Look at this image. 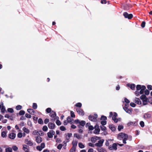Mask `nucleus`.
<instances>
[{
    "instance_id": "f257e3e1",
    "label": "nucleus",
    "mask_w": 152,
    "mask_h": 152,
    "mask_svg": "<svg viewBox=\"0 0 152 152\" xmlns=\"http://www.w3.org/2000/svg\"><path fill=\"white\" fill-rule=\"evenodd\" d=\"M97 115L96 114H94V115H90L89 116L88 119L92 121L96 122L97 121Z\"/></svg>"
},
{
    "instance_id": "f03ea898",
    "label": "nucleus",
    "mask_w": 152,
    "mask_h": 152,
    "mask_svg": "<svg viewBox=\"0 0 152 152\" xmlns=\"http://www.w3.org/2000/svg\"><path fill=\"white\" fill-rule=\"evenodd\" d=\"M123 15L126 18H128L129 19H131L133 17L132 14H129L127 12H125L123 13Z\"/></svg>"
},
{
    "instance_id": "7ed1b4c3",
    "label": "nucleus",
    "mask_w": 152,
    "mask_h": 152,
    "mask_svg": "<svg viewBox=\"0 0 152 152\" xmlns=\"http://www.w3.org/2000/svg\"><path fill=\"white\" fill-rule=\"evenodd\" d=\"M117 143H114L113 144L112 146L111 145L108 146V148L109 150H116L117 149Z\"/></svg>"
},
{
    "instance_id": "20e7f679",
    "label": "nucleus",
    "mask_w": 152,
    "mask_h": 152,
    "mask_svg": "<svg viewBox=\"0 0 152 152\" xmlns=\"http://www.w3.org/2000/svg\"><path fill=\"white\" fill-rule=\"evenodd\" d=\"M94 128L95 130L94 132V133L96 134H99L100 131V129L99 128V126L97 124L95 125Z\"/></svg>"
},
{
    "instance_id": "39448f33",
    "label": "nucleus",
    "mask_w": 152,
    "mask_h": 152,
    "mask_svg": "<svg viewBox=\"0 0 152 152\" xmlns=\"http://www.w3.org/2000/svg\"><path fill=\"white\" fill-rule=\"evenodd\" d=\"M76 110L79 114L82 116L84 115V112L82 109L80 108H78L76 109Z\"/></svg>"
},
{
    "instance_id": "423d86ee",
    "label": "nucleus",
    "mask_w": 152,
    "mask_h": 152,
    "mask_svg": "<svg viewBox=\"0 0 152 152\" xmlns=\"http://www.w3.org/2000/svg\"><path fill=\"white\" fill-rule=\"evenodd\" d=\"M104 142L103 139L100 140L98 141V142L96 143L95 145L97 147H101L102 146Z\"/></svg>"
},
{
    "instance_id": "0eeeda50",
    "label": "nucleus",
    "mask_w": 152,
    "mask_h": 152,
    "mask_svg": "<svg viewBox=\"0 0 152 152\" xmlns=\"http://www.w3.org/2000/svg\"><path fill=\"white\" fill-rule=\"evenodd\" d=\"M140 98L142 101L143 100L145 102H148L149 97L148 98L145 95L143 94L140 97Z\"/></svg>"
},
{
    "instance_id": "6e6552de",
    "label": "nucleus",
    "mask_w": 152,
    "mask_h": 152,
    "mask_svg": "<svg viewBox=\"0 0 152 152\" xmlns=\"http://www.w3.org/2000/svg\"><path fill=\"white\" fill-rule=\"evenodd\" d=\"M117 116V114L115 112H114V115L112 117V120L114 121V122L115 123H117L118 121V119L116 118Z\"/></svg>"
},
{
    "instance_id": "1a4fd4ad",
    "label": "nucleus",
    "mask_w": 152,
    "mask_h": 152,
    "mask_svg": "<svg viewBox=\"0 0 152 152\" xmlns=\"http://www.w3.org/2000/svg\"><path fill=\"white\" fill-rule=\"evenodd\" d=\"M126 137H128V135L126 134L123 133L122 132L119 133L118 135V137L119 138V137H121L122 138H124Z\"/></svg>"
},
{
    "instance_id": "9d476101",
    "label": "nucleus",
    "mask_w": 152,
    "mask_h": 152,
    "mask_svg": "<svg viewBox=\"0 0 152 152\" xmlns=\"http://www.w3.org/2000/svg\"><path fill=\"white\" fill-rule=\"evenodd\" d=\"M151 117V114L147 113H145L144 115L143 118L145 119H150Z\"/></svg>"
},
{
    "instance_id": "9b49d317",
    "label": "nucleus",
    "mask_w": 152,
    "mask_h": 152,
    "mask_svg": "<svg viewBox=\"0 0 152 152\" xmlns=\"http://www.w3.org/2000/svg\"><path fill=\"white\" fill-rule=\"evenodd\" d=\"M23 149L25 151V152H29V147L25 145H23Z\"/></svg>"
},
{
    "instance_id": "f8f14e48",
    "label": "nucleus",
    "mask_w": 152,
    "mask_h": 152,
    "mask_svg": "<svg viewBox=\"0 0 152 152\" xmlns=\"http://www.w3.org/2000/svg\"><path fill=\"white\" fill-rule=\"evenodd\" d=\"M49 128L50 129H53L55 128V125L52 123H49L48 124Z\"/></svg>"
},
{
    "instance_id": "ddd939ff",
    "label": "nucleus",
    "mask_w": 152,
    "mask_h": 152,
    "mask_svg": "<svg viewBox=\"0 0 152 152\" xmlns=\"http://www.w3.org/2000/svg\"><path fill=\"white\" fill-rule=\"evenodd\" d=\"M36 141L38 143H40L42 141V138L39 136L36 137Z\"/></svg>"
},
{
    "instance_id": "4468645a",
    "label": "nucleus",
    "mask_w": 152,
    "mask_h": 152,
    "mask_svg": "<svg viewBox=\"0 0 152 152\" xmlns=\"http://www.w3.org/2000/svg\"><path fill=\"white\" fill-rule=\"evenodd\" d=\"M66 135V143L68 142L69 141V139L70 137L72 136V134L71 133H67L65 134Z\"/></svg>"
},
{
    "instance_id": "2eb2a0df",
    "label": "nucleus",
    "mask_w": 152,
    "mask_h": 152,
    "mask_svg": "<svg viewBox=\"0 0 152 152\" xmlns=\"http://www.w3.org/2000/svg\"><path fill=\"white\" fill-rule=\"evenodd\" d=\"M16 134L14 133H11L9 135V137L11 139H14L15 137Z\"/></svg>"
},
{
    "instance_id": "dca6fc26",
    "label": "nucleus",
    "mask_w": 152,
    "mask_h": 152,
    "mask_svg": "<svg viewBox=\"0 0 152 152\" xmlns=\"http://www.w3.org/2000/svg\"><path fill=\"white\" fill-rule=\"evenodd\" d=\"M134 102L138 104H141L142 102L140 99L138 98H135Z\"/></svg>"
},
{
    "instance_id": "f3484780",
    "label": "nucleus",
    "mask_w": 152,
    "mask_h": 152,
    "mask_svg": "<svg viewBox=\"0 0 152 152\" xmlns=\"http://www.w3.org/2000/svg\"><path fill=\"white\" fill-rule=\"evenodd\" d=\"M25 143L29 146H32L33 145V143L31 140H29L28 139H26L25 140Z\"/></svg>"
},
{
    "instance_id": "a211bd4d",
    "label": "nucleus",
    "mask_w": 152,
    "mask_h": 152,
    "mask_svg": "<svg viewBox=\"0 0 152 152\" xmlns=\"http://www.w3.org/2000/svg\"><path fill=\"white\" fill-rule=\"evenodd\" d=\"M56 115V112L53 111H52L51 112L50 114V116L52 118H55Z\"/></svg>"
},
{
    "instance_id": "6ab92c4d",
    "label": "nucleus",
    "mask_w": 152,
    "mask_h": 152,
    "mask_svg": "<svg viewBox=\"0 0 152 152\" xmlns=\"http://www.w3.org/2000/svg\"><path fill=\"white\" fill-rule=\"evenodd\" d=\"M79 124L80 125H78L77 126L78 127H80V125L82 126H84L86 124V122L84 121H80Z\"/></svg>"
},
{
    "instance_id": "aec40b11",
    "label": "nucleus",
    "mask_w": 152,
    "mask_h": 152,
    "mask_svg": "<svg viewBox=\"0 0 152 152\" xmlns=\"http://www.w3.org/2000/svg\"><path fill=\"white\" fill-rule=\"evenodd\" d=\"M27 111L31 114H34L35 113V111L33 109L30 108L28 109Z\"/></svg>"
},
{
    "instance_id": "412c9836",
    "label": "nucleus",
    "mask_w": 152,
    "mask_h": 152,
    "mask_svg": "<svg viewBox=\"0 0 152 152\" xmlns=\"http://www.w3.org/2000/svg\"><path fill=\"white\" fill-rule=\"evenodd\" d=\"M124 110L127 113L129 114H131L132 113V108L130 109H129V108H127L126 109Z\"/></svg>"
},
{
    "instance_id": "4be33fe9",
    "label": "nucleus",
    "mask_w": 152,
    "mask_h": 152,
    "mask_svg": "<svg viewBox=\"0 0 152 152\" xmlns=\"http://www.w3.org/2000/svg\"><path fill=\"white\" fill-rule=\"evenodd\" d=\"M109 128L112 131H114L116 129V128L115 127L114 125L113 124L110 125L109 126Z\"/></svg>"
},
{
    "instance_id": "5701e85b",
    "label": "nucleus",
    "mask_w": 152,
    "mask_h": 152,
    "mask_svg": "<svg viewBox=\"0 0 152 152\" xmlns=\"http://www.w3.org/2000/svg\"><path fill=\"white\" fill-rule=\"evenodd\" d=\"M128 86L132 90H134L135 87V85L134 84H132L130 85H129Z\"/></svg>"
},
{
    "instance_id": "b1692460",
    "label": "nucleus",
    "mask_w": 152,
    "mask_h": 152,
    "mask_svg": "<svg viewBox=\"0 0 152 152\" xmlns=\"http://www.w3.org/2000/svg\"><path fill=\"white\" fill-rule=\"evenodd\" d=\"M77 141L76 140H73L72 142V146L76 147L77 146Z\"/></svg>"
},
{
    "instance_id": "393cba45",
    "label": "nucleus",
    "mask_w": 152,
    "mask_h": 152,
    "mask_svg": "<svg viewBox=\"0 0 152 152\" xmlns=\"http://www.w3.org/2000/svg\"><path fill=\"white\" fill-rule=\"evenodd\" d=\"M97 149L99 152H107L106 150L102 148Z\"/></svg>"
},
{
    "instance_id": "a878e982",
    "label": "nucleus",
    "mask_w": 152,
    "mask_h": 152,
    "mask_svg": "<svg viewBox=\"0 0 152 152\" xmlns=\"http://www.w3.org/2000/svg\"><path fill=\"white\" fill-rule=\"evenodd\" d=\"M23 130L25 132H26V133L28 134L29 132V130L25 127H24L23 128Z\"/></svg>"
},
{
    "instance_id": "bb28decb",
    "label": "nucleus",
    "mask_w": 152,
    "mask_h": 152,
    "mask_svg": "<svg viewBox=\"0 0 152 152\" xmlns=\"http://www.w3.org/2000/svg\"><path fill=\"white\" fill-rule=\"evenodd\" d=\"M74 136L75 137H76L78 139H80L81 138L80 136L77 133L74 134Z\"/></svg>"
},
{
    "instance_id": "cd10ccee",
    "label": "nucleus",
    "mask_w": 152,
    "mask_h": 152,
    "mask_svg": "<svg viewBox=\"0 0 152 152\" xmlns=\"http://www.w3.org/2000/svg\"><path fill=\"white\" fill-rule=\"evenodd\" d=\"M76 147L72 146L71 149L70 150V152H75L76 151Z\"/></svg>"
},
{
    "instance_id": "c85d7f7f",
    "label": "nucleus",
    "mask_w": 152,
    "mask_h": 152,
    "mask_svg": "<svg viewBox=\"0 0 152 152\" xmlns=\"http://www.w3.org/2000/svg\"><path fill=\"white\" fill-rule=\"evenodd\" d=\"M78 146L81 148H83L85 147L84 145L82 143L80 142L78 143Z\"/></svg>"
},
{
    "instance_id": "c756f323",
    "label": "nucleus",
    "mask_w": 152,
    "mask_h": 152,
    "mask_svg": "<svg viewBox=\"0 0 152 152\" xmlns=\"http://www.w3.org/2000/svg\"><path fill=\"white\" fill-rule=\"evenodd\" d=\"M72 120L73 119H72L69 116L67 118V122H68L69 123H70Z\"/></svg>"
},
{
    "instance_id": "7c9ffc66",
    "label": "nucleus",
    "mask_w": 152,
    "mask_h": 152,
    "mask_svg": "<svg viewBox=\"0 0 152 152\" xmlns=\"http://www.w3.org/2000/svg\"><path fill=\"white\" fill-rule=\"evenodd\" d=\"M5 151L6 152H12V149L10 147L7 148L5 149Z\"/></svg>"
},
{
    "instance_id": "2f4dec72",
    "label": "nucleus",
    "mask_w": 152,
    "mask_h": 152,
    "mask_svg": "<svg viewBox=\"0 0 152 152\" xmlns=\"http://www.w3.org/2000/svg\"><path fill=\"white\" fill-rule=\"evenodd\" d=\"M6 111L5 108V107L4 106H2L1 107V111L2 113H4Z\"/></svg>"
},
{
    "instance_id": "473e14b6",
    "label": "nucleus",
    "mask_w": 152,
    "mask_h": 152,
    "mask_svg": "<svg viewBox=\"0 0 152 152\" xmlns=\"http://www.w3.org/2000/svg\"><path fill=\"white\" fill-rule=\"evenodd\" d=\"M38 123L39 124H44L42 119L41 118H39V119L38 120Z\"/></svg>"
},
{
    "instance_id": "72a5a7b5",
    "label": "nucleus",
    "mask_w": 152,
    "mask_h": 152,
    "mask_svg": "<svg viewBox=\"0 0 152 152\" xmlns=\"http://www.w3.org/2000/svg\"><path fill=\"white\" fill-rule=\"evenodd\" d=\"M82 105V104L80 102L77 103L75 105L76 107H78L80 108L81 107Z\"/></svg>"
},
{
    "instance_id": "f704fd0d",
    "label": "nucleus",
    "mask_w": 152,
    "mask_h": 152,
    "mask_svg": "<svg viewBox=\"0 0 152 152\" xmlns=\"http://www.w3.org/2000/svg\"><path fill=\"white\" fill-rule=\"evenodd\" d=\"M100 127L101 130L102 131H105L107 130L106 127L104 126H100Z\"/></svg>"
},
{
    "instance_id": "c9c22d12",
    "label": "nucleus",
    "mask_w": 152,
    "mask_h": 152,
    "mask_svg": "<svg viewBox=\"0 0 152 152\" xmlns=\"http://www.w3.org/2000/svg\"><path fill=\"white\" fill-rule=\"evenodd\" d=\"M96 138H99V137H96V138H95L94 137H92L91 138V141L94 142H95L96 140H97V139H96Z\"/></svg>"
},
{
    "instance_id": "e433bc0d",
    "label": "nucleus",
    "mask_w": 152,
    "mask_h": 152,
    "mask_svg": "<svg viewBox=\"0 0 152 152\" xmlns=\"http://www.w3.org/2000/svg\"><path fill=\"white\" fill-rule=\"evenodd\" d=\"M142 88L141 86L140 85H137L136 86V89L137 91H139Z\"/></svg>"
},
{
    "instance_id": "4c0bfd02",
    "label": "nucleus",
    "mask_w": 152,
    "mask_h": 152,
    "mask_svg": "<svg viewBox=\"0 0 152 152\" xmlns=\"http://www.w3.org/2000/svg\"><path fill=\"white\" fill-rule=\"evenodd\" d=\"M47 135L48 137L49 138H52L53 137V135L52 134L50 131L48 133Z\"/></svg>"
},
{
    "instance_id": "58836bf2",
    "label": "nucleus",
    "mask_w": 152,
    "mask_h": 152,
    "mask_svg": "<svg viewBox=\"0 0 152 152\" xmlns=\"http://www.w3.org/2000/svg\"><path fill=\"white\" fill-rule=\"evenodd\" d=\"M1 136L3 137H5L6 136V133L4 131H3L1 133Z\"/></svg>"
},
{
    "instance_id": "ea45409f",
    "label": "nucleus",
    "mask_w": 152,
    "mask_h": 152,
    "mask_svg": "<svg viewBox=\"0 0 152 152\" xmlns=\"http://www.w3.org/2000/svg\"><path fill=\"white\" fill-rule=\"evenodd\" d=\"M32 107L34 109H36L37 107V104L36 103H33V104Z\"/></svg>"
},
{
    "instance_id": "a19ab883",
    "label": "nucleus",
    "mask_w": 152,
    "mask_h": 152,
    "mask_svg": "<svg viewBox=\"0 0 152 152\" xmlns=\"http://www.w3.org/2000/svg\"><path fill=\"white\" fill-rule=\"evenodd\" d=\"M39 133L38 131H37V130H35L34 131L32 132V134L34 135H38V133Z\"/></svg>"
},
{
    "instance_id": "79ce46f5",
    "label": "nucleus",
    "mask_w": 152,
    "mask_h": 152,
    "mask_svg": "<svg viewBox=\"0 0 152 152\" xmlns=\"http://www.w3.org/2000/svg\"><path fill=\"white\" fill-rule=\"evenodd\" d=\"M25 113V112L24 110H21L19 113V115H24Z\"/></svg>"
},
{
    "instance_id": "37998d69",
    "label": "nucleus",
    "mask_w": 152,
    "mask_h": 152,
    "mask_svg": "<svg viewBox=\"0 0 152 152\" xmlns=\"http://www.w3.org/2000/svg\"><path fill=\"white\" fill-rule=\"evenodd\" d=\"M70 115L71 117L73 118L75 117V115L74 112H73L72 111H70Z\"/></svg>"
},
{
    "instance_id": "c03bdc74",
    "label": "nucleus",
    "mask_w": 152,
    "mask_h": 152,
    "mask_svg": "<svg viewBox=\"0 0 152 152\" xmlns=\"http://www.w3.org/2000/svg\"><path fill=\"white\" fill-rule=\"evenodd\" d=\"M124 128V126L122 125H119L118 127V129L119 131H120L121 129Z\"/></svg>"
},
{
    "instance_id": "a18cd8bd",
    "label": "nucleus",
    "mask_w": 152,
    "mask_h": 152,
    "mask_svg": "<svg viewBox=\"0 0 152 152\" xmlns=\"http://www.w3.org/2000/svg\"><path fill=\"white\" fill-rule=\"evenodd\" d=\"M15 117V115L14 114H12L10 116L9 119L11 121H12L13 120L14 118Z\"/></svg>"
},
{
    "instance_id": "49530a36",
    "label": "nucleus",
    "mask_w": 152,
    "mask_h": 152,
    "mask_svg": "<svg viewBox=\"0 0 152 152\" xmlns=\"http://www.w3.org/2000/svg\"><path fill=\"white\" fill-rule=\"evenodd\" d=\"M60 129L62 131H64L66 130V129L64 126H62L60 127Z\"/></svg>"
},
{
    "instance_id": "de8ad7c7",
    "label": "nucleus",
    "mask_w": 152,
    "mask_h": 152,
    "mask_svg": "<svg viewBox=\"0 0 152 152\" xmlns=\"http://www.w3.org/2000/svg\"><path fill=\"white\" fill-rule=\"evenodd\" d=\"M46 112L48 113H50L51 111V109L50 108H48L46 110Z\"/></svg>"
},
{
    "instance_id": "09e8293b",
    "label": "nucleus",
    "mask_w": 152,
    "mask_h": 152,
    "mask_svg": "<svg viewBox=\"0 0 152 152\" xmlns=\"http://www.w3.org/2000/svg\"><path fill=\"white\" fill-rule=\"evenodd\" d=\"M22 107L20 105H18L16 106V109L17 110H20L22 109Z\"/></svg>"
},
{
    "instance_id": "8fccbe9b",
    "label": "nucleus",
    "mask_w": 152,
    "mask_h": 152,
    "mask_svg": "<svg viewBox=\"0 0 152 152\" xmlns=\"http://www.w3.org/2000/svg\"><path fill=\"white\" fill-rule=\"evenodd\" d=\"M48 129V128L46 126H44L42 128V130L44 131H46Z\"/></svg>"
},
{
    "instance_id": "3c124183",
    "label": "nucleus",
    "mask_w": 152,
    "mask_h": 152,
    "mask_svg": "<svg viewBox=\"0 0 152 152\" xmlns=\"http://www.w3.org/2000/svg\"><path fill=\"white\" fill-rule=\"evenodd\" d=\"M8 111L10 113H13L14 112L13 109L12 108H8L7 109Z\"/></svg>"
},
{
    "instance_id": "603ef678",
    "label": "nucleus",
    "mask_w": 152,
    "mask_h": 152,
    "mask_svg": "<svg viewBox=\"0 0 152 152\" xmlns=\"http://www.w3.org/2000/svg\"><path fill=\"white\" fill-rule=\"evenodd\" d=\"M101 123L102 124V126H104L106 124L107 121H101Z\"/></svg>"
},
{
    "instance_id": "864d4df0",
    "label": "nucleus",
    "mask_w": 152,
    "mask_h": 152,
    "mask_svg": "<svg viewBox=\"0 0 152 152\" xmlns=\"http://www.w3.org/2000/svg\"><path fill=\"white\" fill-rule=\"evenodd\" d=\"M129 107V105L128 104H125L124 106L123 107V109L124 110L128 108Z\"/></svg>"
},
{
    "instance_id": "5fc2aeb1",
    "label": "nucleus",
    "mask_w": 152,
    "mask_h": 152,
    "mask_svg": "<svg viewBox=\"0 0 152 152\" xmlns=\"http://www.w3.org/2000/svg\"><path fill=\"white\" fill-rule=\"evenodd\" d=\"M56 123L57 125L58 126H60L61 124V121L58 120H57Z\"/></svg>"
},
{
    "instance_id": "6e6d98bb",
    "label": "nucleus",
    "mask_w": 152,
    "mask_h": 152,
    "mask_svg": "<svg viewBox=\"0 0 152 152\" xmlns=\"http://www.w3.org/2000/svg\"><path fill=\"white\" fill-rule=\"evenodd\" d=\"M145 22L144 21H143L142 22L141 24V26L142 28H144L145 27Z\"/></svg>"
},
{
    "instance_id": "4d7b16f0",
    "label": "nucleus",
    "mask_w": 152,
    "mask_h": 152,
    "mask_svg": "<svg viewBox=\"0 0 152 152\" xmlns=\"http://www.w3.org/2000/svg\"><path fill=\"white\" fill-rule=\"evenodd\" d=\"M63 145L62 144H59L57 147V148L59 150L61 149Z\"/></svg>"
},
{
    "instance_id": "13d9d810",
    "label": "nucleus",
    "mask_w": 152,
    "mask_h": 152,
    "mask_svg": "<svg viewBox=\"0 0 152 152\" xmlns=\"http://www.w3.org/2000/svg\"><path fill=\"white\" fill-rule=\"evenodd\" d=\"M128 138V137H125V138H124L123 139V142L124 144H125L126 143V141L127 140Z\"/></svg>"
},
{
    "instance_id": "bf43d9fd",
    "label": "nucleus",
    "mask_w": 152,
    "mask_h": 152,
    "mask_svg": "<svg viewBox=\"0 0 152 152\" xmlns=\"http://www.w3.org/2000/svg\"><path fill=\"white\" fill-rule=\"evenodd\" d=\"M146 95H148L149 94L150 92L148 90L146 89L144 91Z\"/></svg>"
},
{
    "instance_id": "052dcab7",
    "label": "nucleus",
    "mask_w": 152,
    "mask_h": 152,
    "mask_svg": "<svg viewBox=\"0 0 152 152\" xmlns=\"http://www.w3.org/2000/svg\"><path fill=\"white\" fill-rule=\"evenodd\" d=\"M140 124L142 127H143L144 126V123L143 121H141L140 122Z\"/></svg>"
},
{
    "instance_id": "680f3d73",
    "label": "nucleus",
    "mask_w": 152,
    "mask_h": 152,
    "mask_svg": "<svg viewBox=\"0 0 152 152\" xmlns=\"http://www.w3.org/2000/svg\"><path fill=\"white\" fill-rule=\"evenodd\" d=\"M107 117L104 115H102L101 118V120H103L104 121H105V120H107Z\"/></svg>"
},
{
    "instance_id": "e2e57ef3",
    "label": "nucleus",
    "mask_w": 152,
    "mask_h": 152,
    "mask_svg": "<svg viewBox=\"0 0 152 152\" xmlns=\"http://www.w3.org/2000/svg\"><path fill=\"white\" fill-rule=\"evenodd\" d=\"M39 133H38V135L39 136H42L44 134V133L42 131H39Z\"/></svg>"
},
{
    "instance_id": "0e129e2a",
    "label": "nucleus",
    "mask_w": 152,
    "mask_h": 152,
    "mask_svg": "<svg viewBox=\"0 0 152 152\" xmlns=\"http://www.w3.org/2000/svg\"><path fill=\"white\" fill-rule=\"evenodd\" d=\"M135 95L137 96H139L140 95V94L139 93V92L138 91H136L135 92Z\"/></svg>"
},
{
    "instance_id": "69168bd1",
    "label": "nucleus",
    "mask_w": 152,
    "mask_h": 152,
    "mask_svg": "<svg viewBox=\"0 0 152 152\" xmlns=\"http://www.w3.org/2000/svg\"><path fill=\"white\" fill-rule=\"evenodd\" d=\"M148 89L150 90H152V86L151 85H148L147 86Z\"/></svg>"
},
{
    "instance_id": "338daca9",
    "label": "nucleus",
    "mask_w": 152,
    "mask_h": 152,
    "mask_svg": "<svg viewBox=\"0 0 152 152\" xmlns=\"http://www.w3.org/2000/svg\"><path fill=\"white\" fill-rule=\"evenodd\" d=\"M25 116L27 118H31V115L28 113H26L25 114Z\"/></svg>"
},
{
    "instance_id": "774afa93",
    "label": "nucleus",
    "mask_w": 152,
    "mask_h": 152,
    "mask_svg": "<svg viewBox=\"0 0 152 152\" xmlns=\"http://www.w3.org/2000/svg\"><path fill=\"white\" fill-rule=\"evenodd\" d=\"M148 102L150 103L151 104H152V97H149V100Z\"/></svg>"
}]
</instances>
